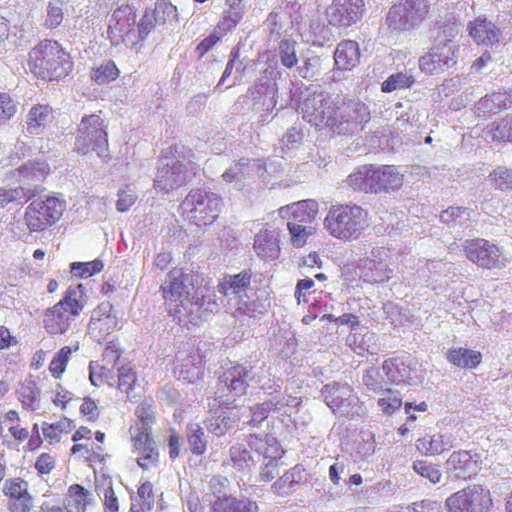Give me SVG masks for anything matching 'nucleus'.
<instances>
[{
  "label": "nucleus",
  "mask_w": 512,
  "mask_h": 512,
  "mask_svg": "<svg viewBox=\"0 0 512 512\" xmlns=\"http://www.w3.org/2000/svg\"><path fill=\"white\" fill-rule=\"evenodd\" d=\"M430 11L429 0H398L389 8L385 26L392 33L411 32L429 17Z\"/></svg>",
  "instance_id": "6"
},
{
  "label": "nucleus",
  "mask_w": 512,
  "mask_h": 512,
  "mask_svg": "<svg viewBox=\"0 0 512 512\" xmlns=\"http://www.w3.org/2000/svg\"><path fill=\"white\" fill-rule=\"evenodd\" d=\"M77 349L78 346L74 349L69 346H64L54 355L49 364V371L54 379H60L62 377L73 351H76Z\"/></svg>",
  "instance_id": "51"
},
{
  "label": "nucleus",
  "mask_w": 512,
  "mask_h": 512,
  "mask_svg": "<svg viewBox=\"0 0 512 512\" xmlns=\"http://www.w3.org/2000/svg\"><path fill=\"white\" fill-rule=\"evenodd\" d=\"M324 92L313 93L309 95L300 105V111L304 120L317 128V121L313 118L316 115L321 116Z\"/></svg>",
  "instance_id": "41"
},
{
  "label": "nucleus",
  "mask_w": 512,
  "mask_h": 512,
  "mask_svg": "<svg viewBox=\"0 0 512 512\" xmlns=\"http://www.w3.org/2000/svg\"><path fill=\"white\" fill-rule=\"evenodd\" d=\"M34 466L38 474H49L56 467V457L50 453H41L37 457Z\"/></svg>",
  "instance_id": "63"
},
{
  "label": "nucleus",
  "mask_w": 512,
  "mask_h": 512,
  "mask_svg": "<svg viewBox=\"0 0 512 512\" xmlns=\"http://www.w3.org/2000/svg\"><path fill=\"white\" fill-rule=\"evenodd\" d=\"M277 55L285 68L292 69L295 67L298 63L296 41L286 38L282 39L277 48Z\"/></svg>",
  "instance_id": "53"
},
{
  "label": "nucleus",
  "mask_w": 512,
  "mask_h": 512,
  "mask_svg": "<svg viewBox=\"0 0 512 512\" xmlns=\"http://www.w3.org/2000/svg\"><path fill=\"white\" fill-rule=\"evenodd\" d=\"M103 268V262L95 259L88 262H73L70 266V272L77 278H88L100 273Z\"/></svg>",
  "instance_id": "54"
},
{
  "label": "nucleus",
  "mask_w": 512,
  "mask_h": 512,
  "mask_svg": "<svg viewBox=\"0 0 512 512\" xmlns=\"http://www.w3.org/2000/svg\"><path fill=\"white\" fill-rule=\"evenodd\" d=\"M446 359L456 367L473 370L481 364L482 354L480 351L464 347L450 348L447 351Z\"/></svg>",
  "instance_id": "36"
},
{
  "label": "nucleus",
  "mask_w": 512,
  "mask_h": 512,
  "mask_svg": "<svg viewBox=\"0 0 512 512\" xmlns=\"http://www.w3.org/2000/svg\"><path fill=\"white\" fill-rule=\"evenodd\" d=\"M414 83V79L411 76H407L405 73L398 72L390 75L381 85L383 92L389 93L397 89L409 88Z\"/></svg>",
  "instance_id": "57"
},
{
  "label": "nucleus",
  "mask_w": 512,
  "mask_h": 512,
  "mask_svg": "<svg viewBox=\"0 0 512 512\" xmlns=\"http://www.w3.org/2000/svg\"><path fill=\"white\" fill-rule=\"evenodd\" d=\"M248 377L249 370L247 367L239 363H233L218 377V387L215 394L220 399L227 395L226 392L234 397L244 395L249 387Z\"/></svg>",
  "instance_id": "18"
},
{
  "label": "nucleus",
  "mask_w": 512,
  "mask_h": 512,
  "mask_svg": "<svg viewBox=\"0 0 512 512\" xmlns=\"http://www.w3.org/2000/svg\"><path fill=\"white\" fill-rule=\"evenodd\" d=\"M139 386L137 372L131 363L121 365L117 369V389L128 399L135 398V389Z\"/></svg>",
  "instance_id": "38"
},
{
  "label": "nucleus",
  "mask_w": 512,
  "mask_h": 512,
  "mask_svg": "<svg viewBox=\"0 0 512 512\" xmlns=\"http://www.w3.org/2000/svg\"><path fill=\"white\" fill-rule=\"evenodd\" d=\"M370 120L368 106L360 101L341 97V123L365 124Z\"/></svg>",
  "instance_id": "33"
},
{
  "label": "nucleus",
  "mask_w": 512,
  "mask_h": 512,
  "mask_svg": "<svg viewBox=\"0 0 512 512\" xmlns=\"http://www.w3.org/2000/svg\"><path fill=\"white\" fill-rule=\"evenodd\" d=\"M113 372L106 365H100L96 362H90L89 365V379L91 384L95 387H100L104 384L112 385Z\"/></svg>",
  "instance_id": "55"
},
{
  "label": "nucleus",
  "mask_w": 512,
  "mask_h": 512,
  "mask_svg": "<svg viewBox=\"0 0 512 512\" xmlns=\"http://www.w3.org/2000/svg\"><path fill=\"white\" fill-rule=\"evenodd\" d=\"M364 13V0H332L326 8V20L333 27L348 28L360 22Z\"/></svg>",
  "instance_id": "13"
},
{
  "label": "nucleus",
  "mask_w": 512,
  "mask_h": 512,
  "mask_svg": "<svg viewBox=\"0 0 512 512\" xmlns=\"http://www.w3.org/2000/svg\"><path fill=\"white\" fill-rule=\"evenodd\" d=\"M129 434L137 464L144 470L156 467L159 462V451L152 433H148L147 429L140 431L138 427H130Z\"/></svg>",
  "instance_id": "17"
},
{
  "label": "nucleus",
  "mask_w": 512,
  "mask_h": 512,
  "mask_svg": "<svg viewBox=\"0 0 512 512\" xmlns=\"http://www.w3.org/2000/svg\"><path fill=\"white\" fill-rule=\"evenodd\" d=\"M376 395L377 405L384 415L391 416L401 409L403 401L399 391L382 387Z\"/></svg>",
  "instance_id": "39"
},
{
  "label": "nucleus",
  "mask_w": 512,
  "mask_h": 512,
  "mask_svg": "<svg viewBox=\"0 0 512 512\" xmlns=\"http://www.w3.org/2000/svg\"><path fill=\"white\" fill-rule=\"evenodd\" d=\"M224 206L217 193L204 188L191 189L181 202V215L198 227L212 225L220 216Z\"/></svg>",
  "instance_id": "5"
},
{
  "label": "nucleus",
  "mask_w": 512,
  "mask_h": 512,
  "mask_svg": "<svg viewBox=\"0 0 512 512\" xmlns=\"http://www.w3.org/2000/svg\"><path fill=\"white\" fill-rule=\"evenodd\" d=\"M88 304L85 286L81 283L70 285L62 298L53 306L45 309L42 327L50 336L65 334Z\"/></svg>",
  "instance_id": "3"
},
{
  "label": "nucleus",
  "mask_w": 512,
  "mask_h": 512,
  "mask_svg": "<svg viewBox=\"0 0 512 512\" xmlns=\"http://www.w3.org/2000/svg\"><path fill=\"white\" fill-rule=\"evenodd\" d=\"M94 503L92 490L78 483L68 486L63 502L66 512H88Z\"/></svg>",
  "instance_id": "24"
},
{
  "label": "nucleus",
  "mask_w": 512,
  "mask_h": 512,
  "mask_svg": "<svg viewBox=\"0 0 512 512\" xmlns=\"http://www.w3.org/2000/svg\"><path fill=\"white\" fill-rule=\"evenodd\" d=\"M226 8L215 25L216 31L227 35L242 21L245 6L243 0H225Z\"/></svg>",
  "instance_id": "30"
},
{
  "label": "nucleus",
  "mask_w": 512,
  "mask_h": 512,
  "mask_svg": "<svg viewBox=\"0 0 512 512\" xmlns=\"http://www.w3.org/2000/svg\"><path fill=\"white\" fill-rule=\"evenodd\" d=\"M335 66L338 70L348 71L360 62V48L354 40H342L334 52Z\"/></svg>",
  "instance_id": "29"
},
{
  "label": "nucleus",
  "mask_w": 512,
  "mask_h": 512,
  "mask_svg": "<svg viewBox=\"0 0 512 512\" xmlns=\"http://www.w3.org/2000/svg\"><path fill=\"white\" fill-rule=\"evenodd\" d=\"M187 441L192 454L203 455L207 449L205 433L200 424H190L188 426Z\"/></svg>",
  "instance_id": "50"
},
{
  "label": "nucleus",
  "mask_w": 512,
  "mask_h": 512,
  "mask_svg": "<svg viewBox=\"0 0 512 512\" xmlns=\"http://www.w3.org/2000/svg\"><path fill=\"white\" fill-rule=\"evenodd\" d=\"M137 495L143 508L150 510L154 505V490L151 482L142 483L137 489Z\"/></svg>",
  "instance_id": "64"
},
{
  "label": "nucleus",
  "mask_w": 512,
  "mask_h": 512,
  "mask_svg": "<svg viewBox=\"0 0 512 512\" xmlns=\"http://www.w3.org/2000/svg\"><path fill=\"white\" fill-rule=\"evenodd\" d=\"M210 512H258V505L245 497L223 495L211 504Z\"/></svg>",
  "instance_id": "32"
},
{
  "label": "nucleus",
  "mask_w": 512,
  "mask_h": 512,
  "mask_svg": "<svg viewBox=\"0 0 512 512\" xmlns=\"http://www.w3.org/2000/svg\"><path fill=\"white\" fill-rule=\"evenodd\" d=\"M54 119V110L48 104L33 105L26 118V130L31 135H39L47 124Z\"/></svg>",
  "instance_id": "31"
},
{
  "label": "nucleus",
  "mask_w": 512,
  "mask_h": 512,
  "mask_svg": "<svg viewBox=\"0 0 512 512\" xmlns=\"http://www.w3.org/2000/svg\"><path fill=\"white\" fill-rule=\"evenodd\" d=\"M27 66L37 79L51 82L68 76L73 70V59L57 40L44 39L29 52Z\"/></svg>",
  "instance_id": "2"
},
{
  "label": "nucleus",
  "mask_w": 512,
  "mask_h": 512,
  "mask_svg": "<svg viewBox=\"0 0 512 512\" xmlns=\"http://www.w3.org/2000/svg\"><path fill=\"white\" fill-rule=\"evenodd\" d=\"M322 104V115H316L313 119L317 121V129L334 128L341 124V96L333 97L324 92Z\"/></svg>",
  "instance_id": "28"
},
{
  "label": "nucleus",
  "mask_w": 512,
  "mask_h": 512,
  "mask_svg": "<svg viewBox=\"0 0 512 512\" xmlns=\"http://www.w3.org/2000/svg\"><path fill=\"white\" fill-rule=\"evenodd\" d=\"M377 172V165H363L351 173L346 182L354 191L376 194Z\"/></svg>",
  "instance_id": "27"
},
{
  "label": "nucleus",
  "mask_w": 512,
  "mask_h": 512,
  "mask_svg": "<svg viewBox=\"0 0 512 512\" xmlns=\"http://www.w3.org/2000/svg\"><path fill=\"white\" fill-rule=\"evenodd\" d=\"M159 291L167 314L181 323L197 324L192 308L213 311L217 308L216 293L210 281L193 270L172 268L161 283Z\"/></svg>",
  "instance_id": "1"
},
{
  "label": "nucleus",
  "mask_w": 512,
  "mask_h": 512,
  "mask_svg": "<svg viewBox=\"0 0 512 512\" xmlns=\"http://www.w3.org/2000/svg\"><path fill=\"white\" fill-rule=\"evenodd\" d=\"M259 303L256 300L247 301L240 298L237 302V307L234 311L235 317L247 316L249 318H255L258 314H262L263 311L259 309Z\"/></svg>",
  "instance_id": "59"
},
{
  "label": "nucleus",
  "mask_w": 512,
  "mask_h": 512,
  "mask_svg": "<svg viewBox=\"0 0 512 512\" xmlns=\"http://www.w3.org/2000/svg\"><path fill=\"white\" fill-rule=\"evenodd\" d=\"M17 111L13 98L6 92H0V124L11 119Z\"/></svg>",
  "instance_id": "60"
},
{
  "label": "nucleus",
  "mask_w": 512,
  "mask_h": 512,
  "mask_svg": "<svg viewBox=\"0 0 512 512\" xmlns=\"http://www.w3.org/2000/svg\"><path fill=\"white\" fill-rule=\"evenodd\" d=\"M318 214V204L314 200H303L279 209V215L287 219V227L293 246L302 247L312 234L311 224Z\"/></svg>",
  "instance_id": "9"
},
{
  "label": "nucleus",
  "mask_w": 512,
  "mask_h": 512,
  "mask_svg": "<svg viewBox=\"0 0 512 512\" xmlns=\"http://www.w3.org/2000/svg\"><path fill=\"white\" fill-rule=\"evenodd\" d=\"M252 273L250 270H243L234 275H227L219 281L217 288L220 294L227 297L231 294L238 295L250 288Z\"/></svg>",
  "instance_id": "35"
},
{
  "label": "nucleus",
  "mask_w": 512,
  "mask_h": 512,
  "mask_svg": "<svg viewBox=\"0 0 512 512\" xmlns=\"http://www.w3.org/2000/svg\"><path fill=\"white\" fill-rule=\"evenodd\" d=\"M287 403L284 400H268L263 403H257L250 407L251 411V420L254 426L259 425L265 419L268 418L270 411L280 410L285 407Z\"/></svg>",
  "instance_id": "46"
},
{
  "label": "nucleus",
  "mask_w": 512,
  "mask_h": 512,
  "mask_svg": "<svg viewBox=\"0 0 512 512\" xmlns=\"http://www.w3.org/2000/svg\"><path fill=\"white\" fill-rule=\"evenodd\" d=\"M230 459L238 469L250 468L257 464L253 451L248 447V436L243 443H236L229 449Z\"/></svg>",
  "instance_id": "40"
},
{
  "label": "nucleus",
  "mask_w": 512,
  "mask_h": 512,
  "mask_svg": "<svg viewBox=\"0 0 512 512\" xmlns=\"http://www.w3.org/2000/svg\"><path fill=\"white\" fill-rule=\"evenodd\" d=\"M254 250L265 261L277 259L280 255L279 235L274 230L264 228L254 237Z\"/></svg>",
  "instance_id": "26"
},
{
  "label": "nucleus",
  "mask_w": 512,
  "mask_h": 512,
  "mask_svg": "<svg viewBox=\"0 0 512 512\" xmlns=\"http://www.w3.org/2000/svg\"><path fill=\"white\" fill-rule=\"evenodd\" d=\"M120 75V70L115 62L108 60L100 66L93 68L90 73V78L96 84L102 85L116 80Z\"/></svg>",
  "instance_id": "47"
},
{
  "label": "nucleus",
  "mask_w": 512,
  "mask_h": 512,
  "mask_svg": "<svg viewBox=\"0 0 512 512\" xmlns=\"http://www.w3.org/2000/svg\"><path fill=\"white\" fill-rule=\"evenodd\" d=\"M451 447L452 443L449 437L440 433L425 435L416 441L417 450L425 455H438Z\"/></svg>",
  "instance_id": "37"
},
{
  "label": "nucleus",
  "mask_w": 512,
  "mask_h": 512,
  "mask_svg": "<svg viewBox=\"0 0 512 512\" xmlns=\"http://www.w3.org/2000/svg\"><path fill=\"white\" fill-rule=\"evenodd\" d=\"M2 493L6 499L8 512H31L34 497L29 482L22 477H12L4 481Z\"/></svg>",
  "instance_id": "15"
},
{
  "label": "nucleus",
  "mask_w": 512,
  "mask_h": 512,
  "mask_svg": "<svg viewBox=\"0 0 512 512\" xmlns=\"http://www.w3.org/2000/svg\"><path fill=\"white\" fill-rule=\"evenodd\" d=\"M63 18L64 14L62 8L53 3H49L47 6V16L44 26L47 29H55L62 23Z\"/></svg>",
  "instance_id": "62"
},
{
  "label": "nucleus",
  "mask_w": 512,
  "mask_h": 512,
  "mask_svg": "<svg viewBox=\"0 0 512 512\" xmlns=\"http://www.w3.org/2000/svg\"><path fill=\"white\" fill-rule=\"evenodd\" d=\"M73 446L71 455L88 463L90 466L101 464L105 460L104 447L92 441V431L86 426H80L72 435Z\"/></svg>",
  "instance_id": "16"
},
{
  "label": "nucleus",
  "mask_w": 512,
  "mask_h": 512,
  "mask_svg": "<svg viewBox=\"0 0 512 512\" xmlns=\"http://www.w3.org/2000/svg\"><path fill=\"white\" fill-rule=\"evenodd\" d=\"M382 370L388 380L399 384L406 382L409 374L408 366L400 358H390L383 362Z\"/></svg>",
  "instance_id": "44"
},
{
  "label": "nucleus",
  "mask_w": 512,
  "mask_h": 512,
  "mask_svg": "<svg viewBox=\"0 0 512 512\" xmlns=\"http://www.w3.org/2000/svg\"><path fill=\"white\" fill-rule=\"evenodd\" d=\"M205 355L201 352L195 341L184 343L176 353V359L181 365L180 375L190 383H194L203 376Z\"/></svg>",
  "instance_id": "19"
},
{
  "label": "nucleus",
  "mask_w": 512,
  "mask_h": 512,
  "mask_svg": "<svg viewBox=\"0 0 512 512\" xmlns=\"http://www.w3.org/2000/svg\"><path fill=\"white\" fill-rule=\"evenodd\" d=\"M463 251L469 261L484 269H502L507 263L500 248L484 238L466 240Z\"/></svg>",
  "instance_id": "11"
},
{
  "label": "nucleus",
  "mask_w": 512,
  "mask_h": 512,
  "mask_svg": "<svg viewBox=\"0 0 512 512\" xmlns=\"http://www.w3.org/2000/svg\"><path fill=\"white\" fill-rule=\"evenodd\" d=\"M489 181L495 189L501 191L510 190L512 189V170L498 167L490 173Z\"/></svg>",
  "instance_id": "56"
},
{
  "label": "nucleus",
  "mask_w": 512,
  "mask_h": 512,
  "mask_svg": "<svg viewBox=\"0 0 512 512\" xmlns=\"http://www.w3.org/2000/svg\"><path fill=\"white\" fill-rule=\"evenodd\" d=\"M492 505L490 491L480 484L468 485L446 500L448 512H488Z\"/></svg>",
  "instance_id": "10"
},
{
  "label": "nucleus",
  "mask_w": 512,
  "mask_h": 512,
  "mask_svg": "<svg viewBox=\"0 0 512 512\" xmlns=\"http://www.w3.org/2000/svg\"><path fill=\"white\" fill-rule=\"evenodd\" d=\"M446 467L458 479H471L482 468L481 456L476 452L460 449L450 454L446 460Z\"/></svg>",
  "instance_id": "21"
},
{
  "label": "nucleus",
  "mask_w": 512,
  "mask_h": 512,
  "mask_svg": "<svg viewBox=\"0 0 512 512\" xmlns=\"http://www.w3.org/2000/svg\"><path fill=\"white\" fill-rule=\"evenodd\" d=\"M178 153V148L173 146L162 151L161 160H166V162L158 169L154 180V187L164 193L177 190L187 182L185 166L180 161L173 162L172 164L168 161L176 157Z\"/></svg>",
  "instance_id": "12"
},
{
  "label": "nucleus",
  "mask_w": 512,
  "mask_h": 512,
  "mask_svg": "<svg viewBox=\"0 0 512 512\" xmlns=\"http://www.w3.org/2000/svg\"><path fill=\"white\" fill-rule=\"evenodd\" d=\"M413 469L419 475L427 478L431 483L436 484L441 479V472L434 464L426 460H416L413 463Z\"/></svg>",
  "instance_id": "58"
},
{
  "label": "nucleus",
  "mask_w": 512,
  "mask_h": 512,
  "mask_svg": "<svg viewBox=\"0 0 512 512\" xmlns=\"http://www.w3.org/2000/svg\"><path fill=\"white\" fill-rule=\"evenodd\" d=\"M235 422L229 415H219L210 423V431L218 437L223 436L232 429Z\"/></svg>",
  "instance_id": "61"
},
{
  "label": "nucleus",
  "mask_w": 512,
  "mask_h": 512,
  "mask_svg": "<svg viewBox=\"0 0 512 512\" xmlns=\"http://www.w3.org/2000/svg\"><path fill=\"white\" fill-rule=\"evenodd\" d=\"M65 210L66 202L56 196L38 197L25 208L23 220L30 233H40L55 226Z\"/></svg>",
  "instance_id": "8"
},
{
  "label": "nucleus",
  "mask_w": 512,
  "mask_h": 512,
  "mask_svg": "<svg viewBox=\"0 0 512 512\" xmlns=\"http://www.w3.org/2000/svg\"><path fill=\"white\" fill-rule=\"evenodd\" d=\"M487 134L493 141L512 142V115L489 125Z\"/></svg>",
  "instance_id": "49"
},
{
  "label": "nucleus",
  "mask_w": 512,
  "mask_h": 512,
  "mask_svg": "<svg viewBox=\"0 0 512 512\" xmlns=\"http://www.w3.org/2000/svg\"><path fill=\"white\" fill-rule=\"evenodd\" d=\"M152 16V24L162 26L177 18V7L170 0H157Z\"/></svg>",
  "instance_id": "48"
},
{
  "label": "nucleus",
  "mask_w": 512,
  "mask_h": 512,
  "mask_svg": "<svg viewBox=\"0 0 512 512\" xmlns=\"http://www.w3.org/2000/svg\"><path fill=\"white\" fill-rule=\"evenodd\" d=\"M456 46L452 40L436 42L430 50L419 59V67L428 75L438 74L455 63Z\"/></svg>",
  "instance_id": "14"
},
{
  "label": "nucleus",
  "mask_w": 512,
  "mask_h": 512,
  "mask_svg": "<svg viewBox=\"0 0 512 512\" xmlns=\"http://www.w3.org/2000/svg\"><path fill=\"white\" fill-rule=\"evenodd\" d=\"M507 93L498 91L493 92L490 95L482 97L476 104L478 113H482V116L486 114L497 113L503 108L507 107Z\"/></svg>",
  "instance_id": "43"
},
{
  "label": "nucleus",
  "mask_w": 512,
  "mask_h": 512,
  "mask_svg": "<svg viewBox=\"0 0 512 512\" xmlns=\"http://www.w3.org/2000/svg\"><path fill=\"white\" fill-rule=\"evenodd\" d=\"M135 415L138 421L130 427H138L140 431L147 429L148 433H152L151 426L155 423V413L152 403L147 401L140 402L135 409Z\"/></svg>",
  "instance_id": "52"
},
{
  "label": "nucleus",
  "mask_w": 512,
  "mask_h": 512,
  "mask_svg": "<svg viewBox=\"0 0 512 512\" xmlns=\"http://www.w3.org/2000/svg\"><path fill=\"white\" fill-rule=\"evenodd\" d=\"M73 428V421L67 417H63L55 423H43L42 431L44 438L50 444H56L60 442L63 435L70 433Z\"/></svg>",
  "instance_id": "42"
},
{
  "label": "nucleus",
  "mask_w": 512,
  "mask_h": 512,
  "mask_svg": "<svg viewBox=\"0 0 512 512\" xmlns=\"http://www.w3.org/2000/svg\"><path fill=\"white\" fill-rule=\"evenodd\" d=\"M376 178V194L397 191L404 183V175L394 165H378Z\"/></svg>",
  "instance_id": "34"
},
{
  "label": "nucleus",
  "mask_w": 512,
  "mask_h": 512,
  "mask_svg": "<svg viewBox=\"0 0 512 512\" xmlns=\"http://www.w3.org/2000/svg\"><path fill=\"white\" fill-rule=\"evenodd\" d=\"M369 225L368 211L351 203L332 205L324 219L327 232L344 242L359 239Z\"/></svg>",
  "instance_id": "4"
},
{
  "label": "nucleus",
  "mask_w": 512,
  "mask_h": 512,
  "mask_svg": "<svg viewBox=\"0 0 512 512\" xmlns=\"http://www.w3.org/2000/svg\"><path fill=\"white\" fill-rule=\"evenodd\" d=\"M248 447L253 451L257 463L260 461H278L284 454L279 441L269 434H249Z\"/></svg>",
  "instance_id": "22"
},
{
  "label": "nucleus",
  "mask_w": 512,
  "mask_h": 512,
  "mask_svg": "<svg viewBox=\"0 0 512 512\" xmlns=\"http://www.w3.org/2000/svg\"><path fill=\"white\" fill-rule=\"evenodd\" d=\"M17 395L25 409L35 410L38 408L40 390L34 381L30 380L21 383Z\"/></svg>",
  "instance_id": "45"
},
{
  "label": "nucleus",
  "mask_w": 512,
  "mask_h": 512,
  "mask_svg": "<svg viewBox=\"0 0 512 512\" xmlns=\"http://www.w3.org/2000/svg\"><path fill=\"white\" fill-rule=\"evenodd\" d=\"M107 123L99 114H90L82 117L77 128L76 149L85 155L96 151L104 161L110 160Z\"/></svg>",
  "instance_id": "7"
},
{
  "label": "nucleus",
  "mask_w": 512,
  "mask_h": 512,
  "mask_svg": "<svg viewBox=\"0 0 512 512\" xmlns=\"http://www.w3.org/2000/svg\"><path fill=\"white\" fill-rule=\"evenodd\" d=\"M134 21L128 6L116 8L107 30L111 43L118 45L123 42L125 37L133 30Z\"/></svg>",
  "instance_id": "23"
},
{
  "label": "nucleus",
  "mask_w": 512,
  "mask_h": 512,
  "mask_svg": "<svg viewBox=\"0 0 512 512\" xmlns=\"http://www.w3.org/2000/svg\"><path fill=\"white\" fill-rule=\"evenodd\" d=\"M117 325L118 319L114 313L113 304L109 301L101 302L92 311L88 333L101 343L116 329Z\"/></svg>",
  "instance_id": "20"
},
{
  "label": "nucleus",
  "mask_w": 512,
  "mask_h": 512,
  "mask_svg": "<svg viewBox=\"0 0 512 512\" xmlns=\"http://www.w3.org/2000/svg\"><path fill=\"white\" fill-rule=\"evenodd\" d=\"M468 30L470 37L478 45H493L499 42L501 36L500 29L485 16H478L469 22Z\"/></svg>",
  "instance_id": "25"
}]
</instances>
